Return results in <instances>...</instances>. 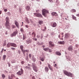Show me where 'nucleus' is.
Returning a JSON list of instances; mask_svg holds the SVG:
<instances>
[{
  "label": "nucleus",
  "mask_w": 79,
  "mask_h": 79,
  "mask_svg": "<svg viewBox=\"0 0 79 79\" xmlns=\"http://www.w3.org/2000/svg\"><path fill=\"white\" fill-rule=\"evenodd\" d=\"M6 24L5 26L7 29L10 28V23H9V18L8 17H6Z\"/></svg>",
  "instance_id": "1"
},
{
  "label": "nucleus",
  "mask_w": 79,
  "mask_h": 79,
  "mask_svg": "<svg viewBox=\"0 0 79 79\" xmlns=\"http://www.w3.org/2000/svg\"><path fill=\"white\" fill-rule=\"evenodd\" d=\"M64 73L66 76H67L69 77H73V73H71V72H69L66 70L64 71Z\"/></svg>",
  "instance_id": "2"
},
{
  "label": "nucleus",
  "mask_w": 79,
  "mask_h": 79,
  "mask_svg": "<svg viewBox=\"0 0 79 79\" xmlns=\"http://www.w3.org/2000/svg\"><path fill=\"white\" fill-rule=\"evenodd\" d=\"M10 46L14 47H17L16 44L14 43H9L7 44V47L9 48L10 47Z\"/></svg>",
  "instance_id": "3"
},
{
  "label": "nucleus",
  "mask_w": 79,
  "mask_h": 79,
  "mask_svg": "<svg viewBox=\"0 0 79 79\" xmlns=\"http://www.w3.org/2000/svg\"><path fill=\"white\" fill-rule=\"evenodd\" d=\"M42 13L43 16H47V14L48 13V11L45 9H44L42 10Z\"/></svg>",
  "instance_id": "4"
},
{
  "label": "nucleus",
  "mask_w": 79,
  "mask_h": 79,
  "mask_svg": "<svg viewBox=\"0 0 79 79\" xmlns=\"http://www.w3.org/2000/svg\"><path fill=\"white\" fill-rule=\"evenodd\" d=\"M34 15L36 17H38V18H42V14L40 13H34Z\"/></svg>",
  "instance_id": "5"
},
{
  "label": "nucleus",
  "mask_w": 79,
  "mask_h": 79,
  "mask_svg": "<svg viewBox=\"0 0 79 79\" xmlns=\"http://www.w3.org/2000/svg\"><path fill=\"white\" fill-rule=\"evenodd\" d=\"M20 70L21 71H19L17 73V74L19 75L20 76H21V74H23V70L22 69H21Z\"/></svg>",
  "instance_id": "6"
},
{
  "label": "nucleus",
  "mask_w": 79,
  "mask_h": 79,
  "mask_svg": "<svg viewBox=\"0 0 79 79\" xmlns=\"http://www.w3.org/2000/svg\"><path fill=\"white\" fill-rule=\"evenodd\" d=\"M18 34V31L16 30L15 31H14L13 33L11 34V37H13L14 36H16V34Z\"/></svg>",
  "instance_id": "7"
},
{
  "label": "nucleus",
  "mask_w": 79,
  "mask_h": 79,
  "mask_svg": "<svg viewBox=\"0 0 79 79\" xmlns=\"http://www.w3.org/2000/svg\"><path fill=\"white\" fill-rule=\"evenodd\" d=\"M15 26H16L17 28H19V23L16 20L15 21Z\"/></svg>",
  "instance_id": "8"
},
{
  "label": "nucleus",
  "mask_w": 79,
  "mask_h": 79,
  "mask_svg": "<svg viewBox=\"0 0 79 79\" xmlns=\"http://www.w3.org/2000/svg\"><path fill=\"white\" fill-rule=\"evenodd\" d=\"M69 36H70V35L69 33H66L65 35V37L66 38V39H68Z\"/></svg>",
  "instance_id": "9"
},
{
  "label": "nucleus",
  "mask_w": 79,
  "mask_h": 79,
  "mask_svg": "<svg viewBox=\"0 0 79 79\" xmlns=\"http://www.w3.org/2000/svg\"><path fill=\"white\" fill-rule=\"evenodd\" d=\"M57 25L56 23H54L52 24V26L53 27H56Z\"/></svg>",
  "instance_id": "10"
},
{
  "label": "nucleus",
  "mask_w": 79,
  "mask_h": 79,
  "mask_svg": "<svg viewBox=\"0 0 79 79\" xmlns=\"http://www.w3.org/2000/svg\"><path fill=\"white\" fill-rule=\"evenodd\" d=\"M26 21L28 24H29L30 23V22L31 23L32 22V20L31 19H26Z\"/></svg>",
  "instance_id": "11"
},
{
  "label": "nucleus",
  "mask_w": 79,
  "mask_h": 79,
  "mask_svg": "<svg viewBox=\"0 0 79 79\" xmlns=\"http://www.w3.org/2000/svg\"><path fill=\"white\" fill-rule=\"evenodd\" d=\"M49 45L51 46V47H54L55 46V45L53 44V43L52 42V41H49Z\"/></svg>",
  "instance_id": "12"
},
{
  "label": "nucleus",
  "mask_w": 79,
  "mask_h": 79,
  "mask_svg": "<svg viewBox=\"0 0 79 79\" xmlns=\"http://www.w3.org/2000/svg\"><path fill=\"white\" fill-rule=\"evenodd\" d=\"M33 69L35 72H37L38 70V69L36 67L34 66L33 67Z\"/></svg>",
  "instance_id": "13"
},
{
  "label": "nucleus",
  "mask_w": 79,
  "mask_h": 79,
  "mask_svg": "<svg viewBox=\"0 0 79 79\" xmlns=\"http://www.w3.org/2000/svg\"><path fill=\"white\" fill-rule=\"evenodd\" d=\"M73 46H69L68 48V49L69 51H72L73 50Z\"/></svg>",
  "instance_id": "14"
},
{
  "label": "nucleus",
  "mask_w": 79,
  "mask_h": 79,
  "mask_svg": "<svg viewBox=\"0 0 79 79\" xmlns=\"http://www.w3.org/2000/svg\"><path fill=\"white\" fill-rule=\"evenodd\" d=\"M52 16H58V14L56 12H53L51 13Z\"/></svg>",
  "instance_id": "15"
},
{
  "label": "nucleus",
  "mask_w": 79,
  "mask_h": 79,
  "mask_svg": "<svg viewBox=\"0 0 79 79\" xmlns=\"http://www.w3.org/2000/svg\"><path fill=\"white\" fill-rule=\"evenodd\" d=\"M31 35L32 37H35V35H35V33L34 31L31 34Z\"/></svg>",
  "instance_id": "16"
},
{
  "label": "nucleus",
  "mask_w": 79,
  "mask_h": 79,
  "mask_svg": "<svg viewBox=\"0 0 79 79\" xmlns=\"http://www.w3.org/2000/svg\"><path fill=\"white\" fill-rule=\"evenodd\" d=\"M20 48L22 50V52H24V51H24V50H23V48H24V47H23V45H21L20 46Z\"/></svg>",
  "instance_id": "17"
},
{
  "label": "nucleus",
  "mask_w": 79,
  "mask_h": 79,
  "mask_svg": "<svg viewBox=\"0 0 79 79\" xmlns=\"http://www.w3.org/2000/svg\"><path fill=\"white\" fill-rule=\"evenodd\" d=\"M23 51H24V52H23V54H24V56H25V53H26V52H29V50L27 49V50H24Z\"/></svg>",
  "instance_id": "18"
},
{
  "label": "nucleus",
  "mask_w": 79,
  "mask_h": 79,
  "mask_svg": "<svg viewBox=\"0 0 79 79\" xmlns=\"http://www.w3.org/2000/svg\"><path fill=\"white\" fill-rule=\"evenodd\" d=\"M31 41H32V40H31L28 39V40L27 41V44H30V43H31Z\"/></svg>",
  "instance_id": "19"
},
{
  "label": "nucleus",
  "mask_w": 79,
  "mask_h": 79,
  "mask_svg": "<svg viewBox=\"0 0 79 79\" xmlns=\"http://www.w3.org/2000/svg\"><path fill=\"white\" fill-rule=\"evenodd\" d=\"M30 7L29 6H27L25 8V9H26L27 11H29V10H30Z\"/></svg>",
  "instance_id": "20"
},
{
  "label": "nucleus",
  "mask_w": 79,
  "mask_h": 79,
  "mask_svg": "<svg viewBox=\"0 0 79 79\" xmlns=\"http://www.w3.org/2000/svg\"><path fill=\"white\" fill-rule=\"evenodd\" d=\"M59 44H60L63 45V44H64V41H60L58 42Z\"/></svg>",
  "instance_id": "21"
},
{
  "label": "nucleus",
  "mask_w": 79,
  "mask_h": 79,
  "mask_svg": "<svg viewBox=\"0 0 79 79\" xmlns=\"http://www.w3.org/2000/svg\"><path fill=\"white\" fill-rule=\"evenodd\" d=\"M56 54L59 56H60L61 55V53L60 52H56Z\"/></svg>",
  "instance_id": "22"
},
{
  "label": "nucleus",
  "mask_w": 79,
  "mask_h": 79,
  "mask_svg": "<svg viewBox=\"0 0 79 79\" xmlns=\"http://www.w3.org/2000/svg\"><path fill=\"white\" fill-rule=\"evenodd\" d=\"M49 49V48H44L43 49L44 50V51H45V52H47V51Z\"/></svg>",
  "instance_id": "23"
},
{
  "label": "nucleus",
  "mask_w": 79,
  "mask_h": 79,
  "mask_svg": "<svg viewBox=\"0 0 79 79\" xmlns=\"http://www.w3.org/2000/svg\"><path fill=\"white\" fill-rule=\"evenodd\" d=\"M71 11L73 13H76V10L74 9H73L71 10Z\"/></svg>",
  "instance_id": "24"
},
{
  "label": "nucleus",
  "mask_w": 79,
  "mask_h": 79,
  "mask_svg": "<svg viewBox=\"0 0 79 79\" xmlns=\"http://www.w3.org/2000/svg\"><path fill=\"white\" fill-rule=\"evenodd\" d=\"M45 69V71H46L47 73H48V68H47V67H46Z\"/></svg>",
  "instance_id": "25"
},
{
  "label": "nucleus",
  "mask_w": 79,
  "mask_h": 79,
  "mask_svg": "<svg viewBox=\"0 0 79 79\" xmlns=\"http://www.w3.org/2000/svg\"><path fill=\"white\" fill-rule=\"evenodd\" d=\"M6 58V55H4L3 56V59L4 60H5V59Z\"/></svg>",
  "instance_id": "26"
},
{
  "label": "nucleus",
  "mask_w": 79,
  "mask_h": 79,
  "mask_svg": "<svg viewBox=\"0 0 79 79\" xmlns=\"http://www.w3.org/2000/svg\"><path fill=\"white\" fill-rule=\"evenodd\" d=\"M39 23L41 25V24H43V21H39Z\"/></svg>",
  "instance_id": "27"
},
{
  "label": "nucleus",
  "mask_w": 79,
  "mask_h": 79,
  "mask_svg": "<svg viewBox=\"0 0 79 79\" xmlns=\"http://www.w3.org/2000/svg\"><path fill=\"white\" fill-rule=\"evenodd\" d=\"M2 76L3 78V79H4L5 78V75L4 74H2Z\"/></svg>",
  "instance_id": "28"
},
{
  "label": "nucleus",
  "mask_w": 79,
  "mask_h": 79,
  "mask_svg": "<svg viewBox=\"0 0 79 79\" xmlns=\"http://www.w3.org/2000/svg\"><path fill=\"white\" fill-rule=\"evenodd\" d=\"M38 44L39 45H41L43 44V42H42V43L38 42Z\"/></svg>",
  "instance_id": "29"
},
{
  "label": "nucleus",
  "mask_w": 79,
  "mask_h": 79,
  "mask_svg": "<svg viewBox=\"0 0 79 79\" xmlns=\"http://www.w3.org/2000/svg\"><path fill=\"white\" fill-rule=\"evenodd\" d=\"M12 27L13 29H14V28H15V27H16V26L15 25H12Z\"/></svg>",
  "instance_id": "30"
},
{
  "label": "nucleus",
  "mask_w": 79,
  "mask_h": 79,
  "mask_svg": "<svg viewBox=\"0 0 79 79\" xmlns=\"http://www.w3.org/2000/svg\"><path fill=\"white\" fill-rule=\"evenodd\" d=\"M40 60H41V61H44V60H45V59L44 58H42Z\"/></svg>",
  "instance_id": "31"
},
{
  "label": "nucleus",
  "mask_w": 79,
  "mask_h": 79,
  "mask_svg": "<svg viewBox=\"0 0 79 79\" xmlns=\"http://www.w3.org/2000/svg\"><path fill=\"white\" fill-rule=\"evenodd\" d=\"M48 67L49 68H50V67H51V66L50 65V64L48 63Z\"/></svg>",
  "instance_id": "32"
},
{
  "label": "nucleus",
  "mask_w": 79,
  "mask_h": 79,
  "mask_svg": "<svg viewBox=\"0 0 79 79\" xmlns=\"http://www.w3.org/2000/svg\"><path fill=\"white\" fill-rule=\"evenodd\" d=\"M37 37L38 39H39V38H40V35H37Z\"/></svg>",
  "instance_id": "33"
},
{
  "label": "nucleus",
  "mask_w": 79,
  "mask_h": 79,
  "mask_svg": "<svg viewBox=\"0 0 79 79\" xmlns=\"http://www.w3.org/2000/svg\"><path fill=\"white\" fill-rule=\"evenodd\" d=\"M73 19H74V20H75V21H77V19H76V17H74L73 18Z\"/></svg>",
  "instance_id": "34"
},
{
  "label": "nucleus",
  "mask_w": 79,
  "mask_h": 79,
  "mask_svg": "<svg viewBox=\"0 0 79 79\" xmlns=\"http://www.w3.org/2000/svg\"><path fill=\"white\" fill-rule=\"evenodd\" d=\"M25 38H26V36L23 35V39H24Z\"/></svg>",
  "instance_id": "35"
},
{
  "label": "nucleus",
  "mask_w": 79,
  "mask_h": 79,
  "mask_svg": "<svg viewBox=\"0 0 79 79\" xmlns=\"http://www.w3.org/2000/svg\"><path fill=\"white\" fill-rule=\"evenodd\" d=\"M49 52H52V50L50 49H48Z\"/></svg>",
  "instance_id": "36"
},
{
  "label": "nucleus",
  "mask_w": 79,
  "mask_h": 79,
  "mask_svg": "<svg viewBox=\"0 0 79 79\" xmlns=\"http://www.w3.org/2000/svg\"><path fill=\"white\" fill-rule=\"evenodd\" d=\"M11 48L12 50H15V48Z\"/></svg>",
  "instance_id": "37"
},
{
  "label": "nucleus",
  "mask_w": 79,
  "mask_h": 79,
  "mask_svg": "<svg viewBox=\"0 0 79 79\" xmlns=\"http://www.w3.org/2000/svg\"><path fill=\"white\" fill-rule=\"evenodd\" d=\"M11 62L12 63H15V60L12 61Z\"/></svg>",
  "instance_id": "38"
},
{
  "label": "nucleus",
  "mask_w": 79,
  "mask_h": 79,
  "mask_svg": "<svg viewBox=\"0 0 79 79\" xmlns=\"http://www.w3.org/2000/svg\"><path fill=\"white\" fill-rule=\"evenodd\" d=\"M32 79H35V77L34 76H33L32 77Z\"/></svg>",
  "instance_id": "39"
},
{
  "label": "nucleus",
  "mask_w": 79,
  "mask_h": 79,
  "mask_svg": "<svg viewBox=\"0 0 79 79\" xmlns=\"http://www.w3.org/2000/svg\"><path fill=\"white\" fill-rule=\"evenodd\" d=\"M31 34H32L31 32H29V35H31Z\"/></svg>",
  "instance_id": "40"
},
{
  "label": "nucleus",
  "mask_w": 79,
  "mask_h": 79,
  "mask_svg": "<svg viewBox=\"0 0 79 79\" xmlns=\"http://www.w3.org/2000/svg\"><path fill=\"white\" fill-rule=\"evenodd\" d=\"M20 31L21 32H23V28H21Z\"/></svg>",
  "instance_id": "41"
},
{
  "label": "nucleus",
  "mask_w": 79,
  "mask_h": 79,
  "mask_svg": "<svg viewBox=\"0 0 79 79\" xmlns=\"http://www.w3.org/2000/svg\"><path fill=\"white\" fill-rule=\"evenodd\" d=\"M21 63H22V64H23L24 63V62L23 61H22L21 62Z\"/></svg>",
  "instance_id": "42"
},
{
  "label": "nucleus",
  "mask_w": 79,
  "mask_h": 79,
  "mask_svg": "<svg viewBox=\"0 0 79 79\" xmlns=\"http://www.w3.org/2000/svg\"><path fill=\"white\" fill-rule=\"evenodd\" d=\"M35 59H33V61L34 62H35Z\"/></svg>",
  "instance_id": "43"
},
{
  "label": "nucleus",
  "mask_w": 79,
  "mask_h": 79,
  "mask_svg": "<svg viewBox=\"0 0 79 79\" xmlns=\"http://www.w3.org/2000/svg\"><path fill=\"white\" fill-rule=\"evenodd\" d=\"M3 50H4V49H2V50L1 51V53H3Z\"/></svg>",
  "instance_id": "44"
},
{
  "label": "nucleus",
  "mask_w": 79,
  "mask_h": 79,
  "mask_svg": "<svg viewBox=\"0 0 79 79\" xmlns=\"http://www.w3.org/2000/svg\"><path fill=\"white\" fill-rule=\"evenodd\" d=\"M14 76H15V75L14 74H12L11 76L12 77H14Z\"/></svg>",
  "instance_id": "45"
},
{
  "label": "nucleus",
  "mask_w": 79,
  "mask_h": 79,
  "mask_svg": "<svg viewBox=\"0 0 79 79\" xmlns=\"http://www.w3.org/2000/svg\"><path fill=\"white\" fill-rule=\"evenodd\" d=\"M44 31H45L46 29H47V27H44Z\"/></svg>",
  "instance_id": "46"
},
{
  "label": "nucleus",
  "mask_w": 79,
  "mask_h": 79,
  "mask_svg": "<svg viewBox=\"0 0 79 79\" xmlns=\"http://www.w3.org/2000/svg\"><path fill=\"white\" fill-rule=\"evenodd\" d=\"M25 27H27V28H28V26L27 25H25Z\"/></svg>",
  "instance_id": "47"
},
{
  "label": "nucleus",
  "mask_w": 79,
  "mask_h": 79,
  "mask_svg": "<svg viewBox=\"0 0 79 79\" xmlns=\"http://www.w3.org/2000/svg\"><path fill=\"white\" fill-rule=\"evenodd\" d=\"M29 56L30 58H31V54H29Z\"/></svg>",
  "instance_id": "48"
},
{
  "label": "nucleus",
  "mask_w": 79,
  "mask_h": 79,
  "mask_svg": "<svg viewBox=\"0 0 79 79\" xmlns=\"http://www.w3.org/2000/svg\"><path fill=\"white\" fill-rule=\"evenodd\" d=\"M4 11L5 12H6L7 11V9H4Z\"/></svg>",
  "instance_id": "49"
},
{
  "label": "nucleus",
  "mask_w": 79,
  "mask_h": 79,
  "mask_svg": "<svg viewBox=\"0 0 79 79\" xmlns=\"http://www.w3.org/2000/svg\"><path fill=\"white\" fill-rule=\"evenodd\" d=\"M2 10H0V15L2 14Z\"/></svg>",
  "instance_id": "50"
},
{
  "label": "nucleus",
  "mask_w": 79,
  "mask_h": 79,
  "mask_svg": "<svg viewBox=\"0 0 79 79\" xmlns=\"http://www.w3.org/2000/svg\"><path fill=\"white\" fill-rule=\"evenodd\" d=\"M75 16H74L73 15H72V18H73Z\"/></svg>",
  "instance_id": "51"
},
{
  "label": "nucleus",
  "mask_w": 79,
  "mask_h": 79,
  "mask_svg": "<svg viewBox=\"0 0 79 79\" xmlns=\"http://www.w3.org/2000/svg\"><path fill=\"white\" fill-rule=\"evenodd\" d=\"M4 46H5V45H6V43H5L3 44Z\"/></svg>",
  "instance_id": "52"
},
{
  "label": "nucleus",
  "mask_w": 79,
  "mask_h": 79,
  "mask_svg": "<svg viewBox=\"0 0 79 79\" xmlns=\"http://www.w3.org/2000/svg\"><path fill=\"white\" fill-rule=\"evenodd\" d=\"M42 37H43V35H42L41 36V39H42Z\"/></svg>",
  "instance_id": "53"
},
{
  "label": "nucleus",
  "mask_w": 79,
  "mask_h": 79,
  "mask_svg": "<svg viewBox=\"0 0 79 79\" xmlns=\"http://www.w3.org/2000/svg\"><path fill=\"white\" fill-rule=\"evenodd\" d=\"M49 69H50L51 70H52V68L51 67H50V68H49Z\"/></svg>",
  "instance_id": "54"
},
{
  "label": "nucleus",
  "mask_w": 79,
  "mask_h": 79,
  "mask_svg": "<svg viewBox=\"0 0 79 79\" xmlns=\"http://www.w3.org/2000/svg\"><path fill=\"white\" fill-rule=\"evenodd\" d=\"M34 40L37 41V38H35Z\"/></svg>",
  "instance_id": "55"
},
{
  "label": "nucleus",
  "mask_w": 79,
  "mask_h": 79,
  "mask_svg": "<svg viewBox=\"0 0 79 79\" xmlns=\"http://www.w3.org/2000/svg\"><path fill=\"white\" fill-rule=\"evenodd\" d=\"M48 1H49V2H52V0H48Z\"/></svg>",
  "instance_id": "56"
},
{
  "label": "nucleus",
  "mask_w": 79,
  "mask_h": 79,
  "mask_svg": "<svg viewBox=\"0 0 79 79\" xmlns=\"http://www.w3.org/2000/svg\"><path fill=\"white\" fill-rule=\"evenodd\" d=\"M27 60H28V56L26 58Z\"/></svg>",
  "instance_id": "57"
},
{
  "label": "nucleus",
  "mask_w": 79,
  "mask_h": 79,
  "mask_svg": "<svg viewBox=\"0 0 79 79\" xmlns=\"http://www.w3.org/2000/svg\"><path fill=\"white\" fill-rule=\"evenodd\" d=\"M42 47H43V48H44V47H45V46L44 45H43L42 46Z\"/></svg>",
  "instance_id": "58"
},
{
  "label": "nucleus",
  "mask_w": 79,
  "mask_h": 79,
  "mask_svg": "<svg viewBox=\"0 0 79 79\" xmlns=\"http://www.w3.org/2000/svg\"><path fill=\"white\" fill-rule=\"evenodd\" d=\"M77 16L79 17V14L77 15Z\"/></svg>",
  "instance_id": "59"
},
{
  "label": "nucleus",
  "mask_w": 79,
  "mask_h": 79,
  "mask_svg": "<svg viewBox=\"0 0 79 79\" xmlns=\"http://www.w3.org/2000/svg\"><path fill=\"white\" fill-rule=\"evenodd\" d=\"M54 66L55 67H56V64H55L54 65Z\"/></svg>",
  "instance_id": "60"
},
{
  "label": "nucleus",
  "mask_w": 79,
  "mask_h": 79,
  "mask_svg": "<svg viewBox=\"0 0 79 79\" xmlns=\"http://www.w3.org/2000/svg\"><path fill=\"white\" fill-rule=\"evenodd\" d=\"M36 12H39V10H36Z\"/></svg>",
  "instance_id": "61"
},
{
  "label": "nucleus",
  "mask_w": 79,
  "mask_h": 79,
  "mask_svg": "<svg viewBox=\"0 0 79 79\" xmlns=\"http://www.w3.org/2000/svg\"><path fill=\"white\" fill-rule=\"evenodd\" d=\"M32 64L33 66H35V64Z\"/></svg>",
  "instance_id": "62"
},
{
  "label": "nucleus",
  "mask_w": 79,
  "mask_h": 79,
  "mask_svg": "<svg viewBox=\"0 0 79 79\" xmlns=\"http://www.w3.org/2000/svg\"><path fill=\"white\" fill-rule=\"evenodd\" d=\"M64 34V33L63 32L61 33V35H63Z\"/></svg>",
  "instance_id": "63"
},
{
  "label": "nucleus",
  "mask_w": 79,
  "mask_h": 79,
  "mask_svg": "<svg viewBox=\"0 0 79 79\" xmlns=\"http://www.w3.org/2000/svg\"><path fill=\"white\" fill-rule=\"evenodd\" d=\"M69 41H70V42H72V40H69Z\"/></svg>",
  "instance_id": "64"
}]
</instances>
